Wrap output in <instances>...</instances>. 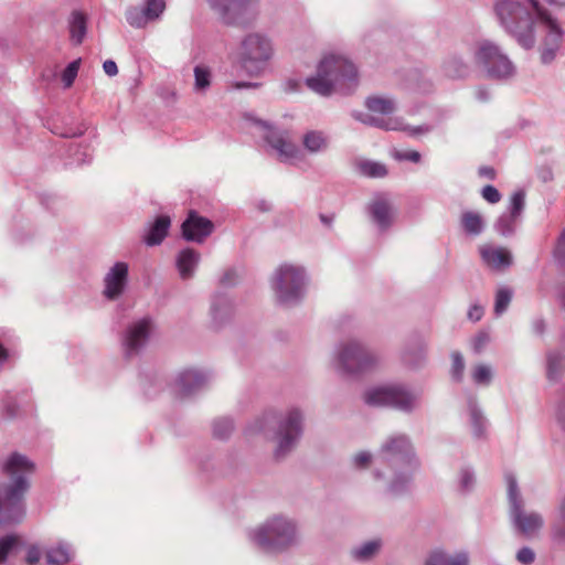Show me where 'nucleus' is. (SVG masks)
Listing matches in <instances>:
<instances>
[{
    "label": "nucleus",
    "mask_w": 565,
    "mask_h": 565,
    "mask_svg": "<svg viewBox=\"0 0 565 565\" xmlns=\"http://www.w3.org/2000/svg\"><path fill=\"white\" fill-rule=\"evenodd\" d=\"M494 10L502 28L524 50L535 46L540 32L541 63L550 65L555 61L565 42V30L537 0H498Z\"/></svg>",
    "instance_id": "nucleus-1"
},
{
    "label": "nucleus",
    "mask_w": 565,
    "mask_h": 565,
    "mask_svg": "<svg viewBox=\"0 0 565 565\" xmlns=\"http://www.w3.org/2000/svg\"><path fill=\"white\" fill-rule=\"evenodd\" d=\"M34 463L20 452H11L0 462V472L8 478L0 482V524L20 522L25 513L24 494Z\"/></svg>",
    "instance_id": "nucleus-2"
},
{
    "label": "nucleus",
    "mask_w": 565,
    "mask_h": 565,
    "mask_svg": "<svg viewBox=\"0 0 565 565\" xmlns=\"http://www.w3.org/2000/svg\"><path fill=\"white\" fill-rule=\"evenodd\" d=\"M377 460L393 472L386 492L393 495L405 492L420 461L411 437L405 433L388 435L380 445Z\"/></svg>",
    "instance_id": "nucleus-3"
},
{
    "label": "nucleus",
    "mask_w": 565,
    "mask_h": 565,
    "mask_svg": "<svg viewBox=\"0 0 565 565\" xmlns=\"http://www.w3.org/2000/svg\"><path fill=\"white\" fill-rule=\"evenodd\" d=\"M246 537L252 546L263 553L281 554L299 543V524L290 515L276 513L247 529Z\"/></svg>",
    "instance_id": "nucleus-4"
},
{
    "label": "nucleus",
    "mask_w": 565,
    "mask_h": 565,
    "mask_svg": "<svg viewBox=\"0 0 565 565\" xmlns=\"http://www.w3.org/2000/svg\"><path fill=\"white\" fill-rule=\"evenodd\" d=\"M310 276L305 265L282 262L273 270L269 285L276 301L286 307L299 305L307 296Z\"/></svg>",
    "instance_id": "nucleus-5"
},
{
    "label": "nucleus",
    "mask_w": 565,
    "mask_h": 565,
    "mask_svg": "<svg viewBox=\"0 0 565 565\" xmlns=\"http://www.w3.org/2000/svg\"><path fill=\"white\" fill-rule=\"evenodd\" d=\"M358 71L354 64L341 55L329 54L322 57L316 75L306 78V85L313 93L328 97L337 87L355 86Z\"/></svg>",
    "instance_id": "nucleus-6"
},
{
    "label": "nucleus",
    "mask_w": 565,
    "mask_h": 565,
    "mask_svg": "<svg viewBox=\"0 0 565 565\" xmlns=\"http://www.w3.org/2000/svg\"><path fill=\"white\" fill-rule=\"evenodd\" d=\"M380 362V355L362 340L350 338L335 344L331 364L341 375L359 376L374 371Z\"/></svg>",
    "instance_id": "nucleus-7"
},
{
    "label": "nucleus",
    "mask_w": 565,
    "mask_h": 565,
    "mask_svg": "<svg viewBox=\"0 0 565 565\" xmlns=\"http://www.w3.org/2000/svg\"><path fill=\"white\" fill-rule=\"evenodd\" d=\"M466 50L476 67L486 76L508 81L516 74V67L500 45L489 39H478L467 44Z\"/></svg>",
    "instance_id": "nucleus-8"
},
{
    "label": "nucleus",
    "mask_w": 565,
    "mask_h": 565,
    "mask_svg": "<svg viewBox=\"0 0 565 565\" xmlns=\"http://www.w3.org/2000/svg\"><path fill=\"white\" fill-rule=\"evenodd\" d=\"M275 55L273 39L265 32L247 33L239 43V64L249 76H259Z\"/></svg>",
    "instance_id": "nucleus-9"
},
{
    "label": "nucleus",
    "mask_w": 565,
    "mask_h": 565,
    "mask_svg": "<svg viewBox=\"0 0 565 565\" xmlns=\"http://www.w3.org/2000/svg\"><path fill=\"white\" fill-rule=\"evenodd\" d=\"M507 498L509 505V518L514 530L526 536L536 535L544 526L543 516L535 511L525 509L516 478L513 473H505Z\"/></svg>",
    "instance_id": "nucleus-10"
},
{
    "label": "nucleus",
    "mask_w": 565,
    "mask_h": 565,
    "mask_svg": "<svg viewBox=\"0 0 565 565\" xmlns=\"http://www.w3.org/2000/svg\"><path fill=\"white\" fill-rule=\"evenodd\" d=\"M245 120L254 127L264 140L266 151L275 156L280 162L295 163L302 159L301 150L295 145L287 130L273 127L267 121L246 115Z\"/></svg>",
    "instance_id": "nucleus-11"
},
{
    "label": "nucleus",
    "mask_w": 565,
    "mask_h": 565,
    "mask_svg": "<svg viewBox=\"0 0 565 565\" xmlns=\"http://www.w3.org/2000/svg\"><path fill=\"white\" fill-rule=\"evenodd\" d=\"M277 427L273 435L275 443L274 456L282 459L298 445L303 430V414L297 408L287 409L277 418Z\"/></svg>",
    "instance_id": "nucleus-12"
},
{
    "label": "nucleus",
    "mask_w": 565,
    "mask_h": 565,
    "mask_svg": "<svg viewBox=\"0 0 565 565\" xmlns=\"http://www.w3.org/2000/svg\"><path fill=\"white\" fill-rule=\"evenodd\" d=\"M207 3L227 25L248 26L259 14L258 0H207Z\"/></svg>",
    "instance_id": "nucleus-13"
},
{
    "label": "nucleus",
    "mask_w": 565,
    "mask_h": 565,
    "mask_svg": "<svg viewBox=\"0 0 565 565\" xmlns=\"http://www.w3.org/2000/svg\"><path fill=\"white\" fill-rule=\"evenodd\" d=\"M154 330V321L151 317H142L127 326L121 345L126 356H134L146 348Z\"/></svg>",
    "instance_id": "nucleus-14"
},
{
    "label": "nucleus",
    "mask_w": 565,
    "mask_h": 565,
    "mask_svg": "<svg viewBox=\"0 0 565 565\" xmlns=\"http://www.w3.org/2000/svg\"><path fill=\"white\" fill-rule=\"evenodd\" d=\"M129 286V265L126 262L114 263L103 277V297L117 301L124 297Z\"/></svg>",
    "instance_id": "nucleus-15"
},
{
    "label": "nucleus",
    "mask_w": 565,
    "mask_h": 565,
    "mask_svg": "<svg viewBox=\"0 0 565 565\" xmlns=\"http://www.w3.org/2000/svg\"><path fill=\"white\" fill-rule=\"evenodd\" d=\"M352 117L364 125L381 128L383 130L404 131L411 137L425 135L431 130V127L426 124L419 126L407 125L404 122L402 117L379 118L374 115L362 111H352Z\"/></svg>",
    "instance_id": "nucleus-16"
},
{
    "label": "nucleus",
    "mask_w": 565,
    "mask_h": 565,
    "mask_svg": "<svg viewBox=\"0 0 565 565\" xmlns=\"http://www.w3.org/2000/svg\"><path fill=\"white\" fill-rule=\"evenodd\" d=\"M525 207V193L515 191L508 205L507 212L502 213L494 223V230L502 236H512L520 223L522 212Z\"/></svg>",
    "instance_id": "nucleus-17"
},
{
    "label": "nucleus",
    "mask_w": 565,
    "mask_h": 565,
    "mask_svg": "<svg viewBox=\"0 0 565 565\" xmlns=\"http://www.w3.org/2000/svg\"><path fill=\"white\" fill-rule=\"evenodd\" d=\"M367 213L372 223L379 231H387L395 220V207L387 194L379 193L373 196L367 205Z\"/></svg>",
    "instance_id": "nucleus-18"
},
{
    "label": "nucleus",
    "mask_w": 565,
    "mask_h": 565,
    "mask_svg": "<svg viewBox=\"0 0 565 565\" xmlns=\"http://www.w3.org/2000/svg\"><path fill=\"white\" fill-rule=\"evenodd\" d=\"M214 231V224L195 212H190L182 223V236L185 241L203 243Z\"/></svg>",
    "instance_id": "nucleus-19"
},
{
    "label": "nucleus",
    "mask_w": 565,
    "mask_h": 565,
    "mask_svg": "<svg viewBox=\"0 0 565 565\" xmlns=\"http://www.w3.org/2000/svg\"><path fill=\"white\" fill-rule=\"evenodd\" d=\"M207 382V373L198 369H188L177 375L174 387L180 395L189 396L203 388Z\"/></svg>",
    "instance_id": "nucleus-20"
},
{
    "label": "nucleus",
    "mask_w": 565,
    "mask_h": 565,
    "mask_svg": "<svg viewBox=\"0 0 565 565\" xmlns=\"http://www.w3.org/2000/svg\"><path fill=\"white\" fill-rule=\"evenodd\" d=\"M420 394L402 384H392L390 407L411 414L418 408Z\"/></svg>",
    "instance_id": "nucleus-21"
},
{
    "label": "nucleus",
    "mask_w": 565,
    "mask_h": 565,
    "mask_svg": "<svg viewBox=\"0 0 565 565\" xmlns=\"http://www.w3.org/2000/svg\"><path fill=\"white\" fill-rule=\"evenodd\" d=\"M479 252L483 263L492 270L504 271L513 264L512 253L505 247L483 245Z\"/></svg>",
    "instance_id": "nucleus-22"
},
{
    "label": "nucleus",
    "mask_w": 565,
    "mask_h": 565,
    "mask_svg": "<svg viewBox=\"0 0 565 565\" xmlns=\"http://www.w3.org/2000/svg\"><path fill=\"white\" fill-rule=\"evenodd\" d=\"M74 546L66 540H56L44 548L46 565H67L74 559Z\"/></svg>",
    "instance_id": "nucleus-23"
},
{
    "label": "nucleus",
    "mask_w": 565,
    "mask_h": 565,
    "mask_svg": "<svg viewBox=\"0 0 565 565\" xmlns=\"http://www.w3.org/2000/svg\"><path fill=\"white\" fill-rule=\"evenodd\" d=\"M233 301L225 294L213 296L210 308L211 324L214 329H220L230 322L233 316Z\"/></svg>",
    "instance_id": "nucleus-24"
},
{
    "label": "nucleus",
    "mask_w": 565,
    "mask_h": 565,
    "mask_svg": "<svg viewBox=\"0 0 565 565\" xmlns=\"http://www.w3.org/2000/svg\"><path fill=\"white\" fill-rule=\"evenodd\" d=\"M31 404L28 392L11 393L8 392L1 399L0 415L8 420L18 418L23 408Z\"/></svg>",
    "instance_id": "nucleus-25"
},
{
    "label": "nucleus",
    "mask_w": 565,
    "mask_h": 565,
    "mask_svg": "<svg viewBox=\"0 0 565 565\" xmlns=\"http://www.w3.org/2000/svg\"><path fill=\"white\" fill-rule=\"evenodd\" d=\"M469 42L465 43L461 51H456L449 54L443 62V72L449 78H463L470 72L469 62L465 55L469 52L466 46Z\"/></svg>",
    "instance_id": "nucleus-26"
},
{
    "label": "nucleus",
    "mask_w": 565,
    "mask_h": 565,
    "mask_svg": "<svg viewBox=\"0 0 565 565\" xmlns=\"http://www.w3.org/2000/svg\"><path fill=\"white\" fill-rule=\"evenodd\" d=\"M468 552L449 551L445 548L433 550L424 561L423 565H469Z\"/></svg>",
    "instance_id": "nucleus-27"
},
{
    "label": "nucleus",
    "mask_w": 565,
    "mask_h": 565,
    "mask_svg": "<svg viewBox=\"0 0 565 565\" xmlns=\"http://www.w3.org/2000/svg\"><path fill=\"white\" fill-rule=\"evenodd\" d=\"M201 262V254L194 248L186 247L175 256V267L182 280L192 279Z\"/></svg>",
    "instance_id": "nucleus-28"
},
{
    "label": "nucleus",
    "mask_w": 565,
    "mask_h": 565,
    "mask_svg": "<svg viewBox=\"0 0 565 565\" xmlns=\"http://www.w3.org/2000/svg\"><path fill=\"white\" fill-rule=\"evenodd\" d=\"M171 220L168 215H159L148 225L143 234V242L147 246L160 245L168 235Z\"/></svg>",
    "instance_id": "nucleus-29"
},
{
    "label": "nucleus",
    "mask_w": 565,
    "mask_h": 565,
    "mask_svg": "<svg viewBox=\"0 0 565 565\" xmlns=\"http://www.w3.org/2000/svg\"><path fill=\"white\" fill-rule=\"evenodd\" d=\"M301 143L310 154L323 153L329 149L330 137L323 130H308L302 135Z\"/></svg>",
    "instance_id": "nucleus-30"
},
{
    "label": "nucleus",
    "mask_w": 565,
    "mask_h": 565,
    "mask_svg": "<svg viewBox=\"0 0 565 565\" xmlns=\"http://www.w3.org/2000/svg\"><path fill=\"white\" fill-rule=\"evenodd\" d=\"M391 397L392 384L371 386L363 394L364 402L375 407H390Z\"/></svg>",
    "instance_id": "nucleus-31"
},
{
    "label": "nucleus",
    "mask_w": 565,
    "mask_h": 565,
    "mask_svg": "<svg viewBox=\"0 0 565 565\" xmlns=\"http://www.w3.org/2000/svg\"><path fill=\"white\" fill-rule=\"evenodd\" d=\"M467 409L472 435L476 438L483 437L487 430L488 422L475 398L470 397L468 399Z\"/></svg>",
    "instance_id": "nucleus-32"
},
{
    "label": "nucleus",
    "mask_w": 565,
    "mask_h": 565,
    "mask_svg": "<svg viewBox=\"0 0 565 565\" xmlns=\"http://www.w3.org/2000/svg\"><path fill=\"white\" fill-rule=\"evenodd\" d=\"M70 36L74 44H81L87 32V15L78 10L71 13L68 18Z\"/></svg>",
    "instance_id": "nucleus-33"
},
{
    "label": "nucleus",
    "mask_w": 565,
    "mask_h": 565,
    "mask_svg": "<svg viewBox=\"0 0 565 565\" xmlns=\"http://www.w3.org/2000/svg\"><path fill=\"white\" fill-rule=\"evenodd\" d=\"M460 223L465 233L471 236L480 235L486 227L483 216L477 211L462 212Z\"/></svg>",
    "instance_id": "nucleus-34"
},
{
    "label": "nucleus",
    "mask_w": 565,
    "mask_h": 565,
    "mask_svg": "<svg viewBox=\"0 0 565 565\" xmlns=\"http://www.w3.org/2000/svg\"><path fill=\"white\" fill-rule=\"evenodd\" d=\"M365 107L376 114L390 115L397 108L396 102L388 96H370L365 99Z\"/></svg>",
    "instance_id": "nucleus-35"
},
{
    "label": "nucleus",
    "mask_w": 565,
    "mask_h": 565,
    "mask_svg": "<svg viewBox=\"0 0 565 565\" xmlns=\"http://www.w3.org/2000/svg\"><path fill=\"white\" fill-rule=\"evenodd\" d=\"M382 541L373 539L361 543L351 551V555L356 561H369L373 558L381 550Z\"/></svg>",
    "instance_id": "nucleus-36"
},
{
    "label": "nucleus",
    "mask_w": 565,
    "mask_h": 565,
    "mask_svg": "<svg viewBox=\"0 0 565 565\" xmlns=\"http://www.w3.org/2000/svg\"><path fill=\"white\" fill-rule=\"evenodd\" d=\"M512 298H513L512 288H510L508 286H500L497 289L495 297H494V308H493L494 315L497 317H500L508 310Z\"/></svg>",
    "instance_id": "nucleus-37"
},
{
    "label": "nucleus",
    "mask_w": 565,
    "mask_h": 565,
    "mask_svg": "<svg viewBox=\"0 0 565 565\" xmlns=\"http://www.w3.org/2000/svg\"><path fill=\"white\" fill-rule=\"evenodd\" d=\"M564 356L558 351L547 353V377L550 381H557L564 370Z\"/></svg>",
    "instance_id": "nucleus-38"
},
{
    "label": "nucleus",
    "mask_w": 565,
    "mask_h": 565,
    "mask_svg": "<svg viewBox=\"0 0 565 565\" xmlns=\"http://www.w3.org/2000/svg\"><path fill=\"white\" fill-rule=\"evenodd\" d=\"M358 169L362 175L369 178H383L387 174L385 164L372 160H363L359 162Z\"/></svg>",
    "instance_id": "nucleus-39"
},
{
    "label": "nucleus",
    "mask_w": 565,
    "mask_h": 565,
    "mask_svg": "<svg viewBox=\"0 0 565 565\" xmlns=\"http://www.w3.org/2000/svg\"><path fill=\"white\" fill-rule=\"evenodd\" d=\"M471 380L476 385L488 386L493 379V370L488 364H477L471 369Z\"/></svg>",
    "instance_id": "nucleus-40"
},
{
    "label": "nucleus",
    "mask_w": 565,
    "mask_h": 565,
    "mask_svg": "<svg viewBox=\"0 0 565 565\" xmlns=\"http://www.w3.org/2000/svg\"><path fill=\"white\" fill-rule=\"evenodd\" d=\"M234 430V423L228 417H220L212 423L213 437L220 440L227 439Z\"/></svg>",
    "instance_id": "nucleus-41"
},
{
    "label": "nucleus",
    "mask_w": 565,
    "mask_h": 565,
    "mask_svg": "<svg viewBox=\"0 0 565 565\" xmlns=\"http://www.w3.org/2000/svg\"><path fill=\"white\" fill-rule=\"evenodd\" d=\"M70 151L73 158L71 163L85 164L93 159V150L88 145L72 143Z\"/></svg>",
    "instance_id": "nucleus-42"
},
{
    "label": "nucleus",
    "mask_w": 565,
    "mask_h": 565,
    "mask_svg": "<svg viewBox=\"0 0 565 565\" xmlns=\"http://www.w3.org/2000/svg\"><path fill=\"white\" fill-rule=\"evenodd\" d=\"M211 71L209 67L198 65L194 68V88L198 92L205 90L211 84Z\"/></svg>",
    "instance_id": "nucleus-43"
},
{
    "label": "nucleus",
    "mask_w": 565,
    "mask_h": 565,
    "mask_svg": "<svg viewBox=\"0 0 565 565\" xmlns=\"http://www.w3.org/2000/svg\"><path fill=\"white\" fill-rule=\"evenodd\" d=\"M127 22L134 28H143L149 22L142 9L132 7L126 11Z\"/></svg>",
    "instance_id": "nucleus-44"
},
{
    "label": "nucleus",
    "mask_w": 565,
    "mask_h": 565,
    "mask_svg": "<svg viewBox=\"0 0 565 565\" xmlns=\"http://www.w3.org/2000/svg\"><path fill=\"white\" fill-rule=\"evenodd\" d=\"M465 361L463 356L459 352L451 353V370L450 375L452 381L461 382L463 379Z\"/></svg>",
    "instance_id": "nucleus-45"
},
{
    "label": "nucleus",
    "mask_w": 565,
    "mask_h": 565,
    "mask_svg": "<svg viewBox=\"0 0 565 565\" xmlns=\"http://www.w3.org/2000/svg\"><path fill=\"white\" fill-rule=\"evenodd\" d=\"M373 461V455L367 450H361L350 458V465L356 470H364L370 467Z\"/></svg>",
    "instance_id": "nucleus-46"
},
{
    "label": "nucleus",
    "mask_w": 565,
    "mask_h": 565,
    "mask_svg": "<svg viewBox=\"0 0 565 565\" xmlns=\"http://www.w3.org/2000/svg\"><path fill=\"white\" fill-rule=\"evenodd\" d=\"M166 3L163 0H146L143 11L148 21L158 19L164 11Z\"/></svg>",
    "instance_id": "nucleus-47"
},
{
    "label": "nucleus",
    "mask_w": 565,
    "mask_h": 565,
    "mask_svg": "<svg viewBox=\"0 0 565 565\" xmlns=\"http://www.w3.org/2000/svg\"><path fill=\"white\" fill-rule=\"evenodd\" d=\"M19 542L20 537L15 534L0 537V564L7 561L8 555Z\"/></svg>",
    "instance_id": "nucleus-48"
},
{
    "label": "nucleus",
    "mask_w": 565,
    "mask_h": 565,
    "mask_svg": "<svg viewBox=\"0 0 565 565\" xmlns=\"http://www.w3.org/2000/svg\"><path fill=\"white\" fill-rule=\"evenodd\" d=\"M458 481L462 491L471 490L476 482L473 470L470 467H462L459 471Z\"/></svg>",
    "instance_id": "nucleus-49"
},
{
    "label": "nucleus",
    "mask_w": 565,
    "mask_h": 565,
    "mask_svg": "<svg viewBox=\"0 0 565 565\" xmlns=\"http://www.w3.org/2000/svg\"><path fill=\"white\" fill-rule=\"evenodd\" d=\"M79 64L81 60H75L71 62L63 71L62 82L64 84V87L68 88L73 85L79 70Z\"/></svg>",
    "instance_id": "nucleus-50"
},
{
    "label": "nucleus",
    "mask_w": 565,
    "mask_h": 565,
    "mask_svg": "<svg viewBox=\"0 0 565 565\" xmlns=\"http://www.w3.org/2000/svg\"><path fill=\"white\" fill-rule=\"evenodd\" d=\"M392 156L397 161H411L418 163L422 159V154L416 150H394Z\"/></svg>",
    "instance_id": "nucleus-51"
},
{
    "label": "nucleus",
    "mask_w": 565,
    "mask_h": 565,
    "mask_svg": "<svg viewBox=\"0 0 565 565\" xmlns=\"http://www.w3.org/2000/svg\"><path fill=\"white\" fill-rule=\"evenodd\" d=\"M44 550H42L38 544L29 545L25 553L26 565H39Z\"/></svg>",
    "instance_id": "nucleus-52"
},
{
    "label": "nucleus",
    "mask_w": 565,
    "mask_h": 565,
    "mask_svg": "<svg viewBox=\"0 0 565 565\" xmlns=\"http://www.w3.org/2000/svg\"><path fill=\"white\" fill-rule=\"evenodd\" d=\"M559 519L563 526H555L553 529V537L557 542H565V497L563 498L559 505Z\"/></svg>",
    "instance_id": "nucleus-53"
},
{
    "label": "nucleus",
    "mask_w": 565,
    "mask_h": 565,
    "mask_svg": "<svg viewBox=\"0 0 565 565\" xmlns=\"http://www.w3.org/2000/svg\"><path fill=\"white\" fill-rule=\"evenodd\" d=\"M481 195L487 202L491 204H495L501 200L500 192L493 185H486L481 191Z\"/></svg>",
    "instance_id": "nucleus-54"
},
{
    "label": "nucleus",
    "mask_w": 565,
    "mask_h": 565,
    "mask_svg": "<svg viewBox=\"0 0 565 565\" xmlns=\"http://www.w3.org/2000/svg\"><path fill=\"white\" fill-rule=\"evenodd\" d=\"M516 559L523 565H530L535 559V553L530 547H522L516 553Z\"/></svg>",
    "instance_id": "nucleus-55"
},
{
    "label": "nucleus",
    "mask_w": 565,
    "mask_h": 565,
    "mask_svg": "<svg viewBox=\"0 0 565 565\" xmlns=\"http://www.w3.org/2000/svg\"><path fill=\"white\" fill-rule=\"evenodd\" d=\"M490 338L486 332H480L476 335L472 342V348L476 353H481L486 345L489 343Z\"/></svg>",
    "instance_id": "nucleus-56"
},
{
    "label": "nucleus",
    "mask_w": 565,
    "mask_h": 565,
    "mask_svg": "<svg viewBox=\"0 0 565 565\" xmlns=\"http://www.w3.org/2000/svg\"><path fill=\"white\" fill-rule=\"evenodd\" d=\"M554 257L559 263H565V231L561 235V237H559V239H558V242H557V244L555 246Z\"/></svg>",
    "instance_id": "nucleus-57"
},
{
    "label": "nucleus",
    "mask_w": 565,
    "mask_h": 565,
    "mask_svg": "<svg viewBox=\"0 0 565 565\" xmlns=\"http://www.w3.org/2000/svg\"><path fill=\"white\" fill-rule=\"evenodd\" d=\"M238 279V274L236 269L230 268L224 271V274L221 277V284L224 286H231L234 285Z\"/></svg>",
    "instance_id": "nucleus-58"
},
{
    "label": "nucleus",
    "mask_w": 565,
    "mask_h": 565,
    "mask_svg": "<svg viewBox=\"0 0 565 565\" xmlns=\"http://www.w3.org/2000/svg\"><path fill=\"white\" fill-rule=\"evenodd\" d=\"M483 312V307L479 305H472L468 310V318L475 322L479 321L482 318Z\"/></svg>",
    "instance_id": "nucleus-59"
},
{
    "label": "nucleus",
    "mask_w": 565,
    "mask_h": 565,
    "mask_svg": "<svg viewBox=\"0 0 565 565\" xmlns=\"http://www.w3.org/2000/svg\"><path fill=\"white\" fill-rule=\"evenodd\" d=\"M556 420L559 427L565 431V399L559 403L556 409Z\"/></svg>",
    "instance_id": "nucleus-60"
},
{
    "label": "nucleus",
    "mask_w": 565,
    "mask_h": 565,
    "mask_svg": "<svg viewBox=\"0 0 565 565\" xmlns=\"http://www.w3.org/2000/svg\"><path fill=\"white\" fill-rule=\"evenodd\" d=\"M475 97L481 103H486L490 99L491 93L488 88L479 86L475 89Z\"/></svg>",
    "instance_id": "nucleus-61"
},
{
    "label": "nucleus",
    "mask_w": 565,
    "mask_h": 565,
    "mask_svg": "<svg viewBox=\"0 0 565 565\" xmlns=\"http://www.w3.org/2000/svg\"><path fill=\"white\" fill-rule=\"evenodd\" d=\"M103 68L108 76H115L118 73L117 64L113 60L105 61Z\"/></svg>",
    "instance_id": "nucleus-62"
},
{
    "label": "nucleus",
    "mask_w": 565,
    "mask_h": 565,
    "mask_svg": "<svg viewBox=\"0 0 565 565\" xmlns=\"http://www.w3.org/2000/svg\"><path fill=\"white\" fill-rule=\"evenodd\" d=\"M234 88L236 89H243V88H252V87H256L257 84L255 83H250V82H236L234 85Z\"/></svg>",
    "instance_id": "nucleus-63"
},
{
    "label": "nucleus",
    "mask_w": 565,
    "mask_h": 565,
    "mask_svg": "<svg viewBox=\"0 0 565 565\" xmlns=\"http://www.w3.org/2000/svg\"><path fill=\"white\" fill-rule=\"evenodd\" d=\"M372 476H373L374 480H376V481H382L385 479V475L380 468H375L372 471Z\"/></svg>",
    "instance_id": "nucleus-64"
}]
</instances>
